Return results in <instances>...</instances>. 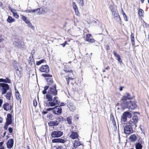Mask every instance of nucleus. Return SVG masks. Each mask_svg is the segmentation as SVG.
<instances>
[{"instance_id":"obj_59","label":"nucleus","mask_w":149,"mask_h":149,"mask_svg":"<svg viewBox=\"0 0 149 149\" xmlns=\"http://www.w3.org/2000/svg\"><path fill=\"white\" fill-rule=\"evenodd\" d=\"M121 12L122 14H123V15H124V13H125L123 11V8H121Z\"/></svg>"},{"instance_id":"obj_50","label":"nucleus","mask_w":149,"mask_h":149,"mask_svg":"<svg viewBox=\"0 0 149 149\" xmlns=\"http://www.w3.org/2000/svg\"><path fill=\"white\" fill-rule=\"evenodd\" d=\"M106 48L107 50H108L110 49V48L109 45H106Z\"/></svg>"},{"instance_id":"obj_24","label":"nucleus","mask_w":149,"mask_h":149,"mask_svg":"<svg viewBox=\"0 0 149 149\" xmlns=\"http://www.w3.org/2000/svg\"><path fill=\"white\" fill-rule=\"evenodd\" d=\"M113 53L114 55V56L117 57V60L119 62H121L122 61V59L121 58L120 56L119 55L117 54L115 51H113Z\"/></svg>"},{"instance_id":"obj_43","label":"nucleus","mask_w":149,"mask_h":149,"mask_svg":"<svg viewBox=\"0 0 149 149\" xmlns=\"http://www.w3.org/2000/svg\"><path fill=\"white\" fill-rule=\"evenodd\" d=\"M54 147L56 148V149H63V146H55Z\"/></svg>"},{"instance_id":"obj_4","label":"nucleus","mask_w":149,"mask_h":149,"mask_svg":"<svg viewBox=\"0 0 149 149\" xmlns=\"http://www.w3.org/2000/svg\"><path fill=\"white\" fill-rule=\"evenodd\" d=\"M138 118L136 115L134 116L132 119H130L129 121L128 124L132 127H137V124L138 120Z\"/></svg>"},{"instance_id":"obj_11","label":"nucleus","mask_w":149,"mask_h":149,"mask_svg":"<svg viewBox=\"0 0 149 149\" xmlns=\"http://www.w3.org/2000/svg\"><path fill=\"white\" fill-rule=\"evenodd\" d=\"M54 107V110L53 112V113L57 115H59L61 113L62 111V109L61 107L58 105Z\"/></svg>"},{"instance_id":"obj_36","label":"nucleus","mask_w":149,"mask_h":149,"mask_svg":"<svg viewBox=\"0 0 149 149\" xmlns=\"http://www.w3.org/2000/svg\"><path fill=\"white\" fill-rule=\"evenodd\" d=\"M46 61V60H45V59H42L40 60V61H37L36 62V64L38 65H39L41 63H43L44 62H45Z\"/></svg>"},{"instance_id":"obj_29","label":"nucleus","mask_w":149,"mask_h":149,"mask_svg":"<svg viewBox=\"0 0 149 149\" xmlns=\"http://www.w3.org/2000/svg\"><path fill=\"white\" fill-rule=\"evenodd\" d=\"M16 42L17 44L16 46L17 47L19 48H24V45L22 44V43H21V42Z\"/></svg>"},{"instance_id":"obj_2","label":"nucleus","mask_w":149,"mask_h":149,"mask_svg":"<svg viewBox=\"0 0 149 149\" xmlns=\"http://www.w3.org/2000/svg\"><path fill=\"white\" fill-rule=\"evenodd\" d=\"M13 107V106L11 105L8 102H5L3 105V108L4 110L6 111H11V113H9L7 114L6 122L3 127L5 130H7L8 126L12 123V120L11 114L13 112V111L12 110Z\"/></svg>"},{"instance_id":"obj_37","label":"nucleus","mask_w":149,"mask_h":149,"mask_svg":"<svg viewBox=\"0 0 149 149\" xmlns=\"http://www.w3.org/2000/svg\"><path fill=\"white\" fill-rule=\"evenodd\" d=\"M49 88V86H48V85L45 86L44 88V90L42 91V93L43 94H46L47 93V90H48Z\"/></svg>"},{"instance_id":"obj_61","label":"nucleus","mask_w":149,"mask_h":149,"mask_svg":"<svg viewBox=\"0 0 149 149\" xmlns=\"http://www.w3.org/2000/svg\"><path fill=\"white\" fill-rule=\"evenodd\" d=\"M4 39L3 38L0 39V42H2L3 40Z\"/></svg>"},{"instance_id":"obj_64","label":"nucleus","mask_w":149,"mask_h":149,"mask_svg":"<svg viewBox=\"0 0 149 149\" xmlns=\"http://www.w3.org/2000/svg\"><path fill=\"white\" fill-rule=\"evenodd\" d=\"M27 149H31L30 148V147L29 146H27Z\"/></svg>"},{"instance_id":"obj_35","label":"nucleus","mask_w":149,"mask_h":149,"mask_svg":"<svg viewBox=\"0 0 149 149\" xmlns=\"http://www.w3.org/2000/svg\"><path fill=\"white\" fill-rule=\"evenodd\" d=\"M7 21L8 22L11 23L14 22L15 19H14L12 18L11 16H9L8 17Z\"/></svg>"},{"instance_id":"obj_56","label":"nucleus","mask_w":149,"mask_h":149,"mask_svg":"<svg viewBox=\"0 0 149 149\" xmlns=\"http://www.w3.org/2000/svg\"><path fill=\"white\" fill-rule=\"evenodd\" d=\"M124 88V86H120L119 88V90L120 91H121L123 90V88Z\"/></svg>"},{"instance_id":"obj_62","label":"nucleus","mask_w":149,"mask_h":149,"mask_svg":"<svg viewBox=\"0 0 149 149\" xmlns=\"http://www.w3.org/2000/svg\"><path fill=\"white\" fill-rule=\"evenodd\" d=\"M141 0V3H144V1L145 0Z\"/></svg>"},{"instance_id":"obj_44","label":"nucleus","mask_w":149,"mask_h":149,"mask_svg":"<svg viewBox=\"0 0 149 149\" xmlns=\"http://www.w3.org/2000/svg\"><path fill=\"white\" fill-rule=\"evenodd\" d=\"M124 19L125 21H128V19L127 18V16L126 14L125 13H124V15H123Z\"/></svg>"},{"instance_id":"obj_53","label":"nucleus","mask_w":149,"mask_h":149,"mask_svg":"<svg viewBox=\"0 0 149 149\" xmlns=\"http://www.w3.org/2000/svg\"><path fill=\"white\" fill-rule=\"evenodd\" d=\"M3 102V100L2 99H0V107H1L2 106V104Z\"/></svg>"},{"instance_id":"obj_32","label":"nucleus","mask_w":149,"mask_h":149,"mask_svg":"<svg viewBox=\"0 0 149 149\" xmlns=\"http://www.w3.org/2000/svg\"><path fill=\"white\" fill-rule=\"evenodd\" d=\"M29 63H31V64H32L33 62H34V60L33 54H32L31 56L29 57Z\"/></svg>"},{"instance_id":"obj_26","label":"nucleus","mask_w":149,"mask_h":149,"mask_svg":"<svg viewBox=\"0 0 149 149\" xmlns=\"http://www.w3.org/2000/svg\"><path fill=\"white\" fill-rule=\"evenodd\" d=\"M130 38L131 41V43L133 46L135 45V42L134 41L135 38L134 36V34L132 33H131L130 35Z\"/></svg>"},{"instance_id":"obj_22","label":"nucleus","mask_w":149,"mask_h":149,"mask_svg":"<svg viewBox=\"0 0 149 149\" xmlns=\"http://www.w3.org/2000/svg\"><path fill=\"white\" fill-rule=\"evenodd\" d=\"M58 124V123L57 120L55 121H50L48 123V125L50 126H56Z\"/></svg>"},{"instance_id":"obj_19","label":"nucleus","mask_w":149,"mask_h":149,"mask_svg":"<svg viewBox=\"0 0 149 149\" xmlns=\"http://www.w3.org/2000/svg\"><path fill=\"white\" fill-rule=\"evenodd\" d=\"M82 145L83 147L84 146V145L81 144L80 142L79 141V140H75L74 141V143L73 144L74 147L75 148H77L79 146Z\"/></svg>"},{"instance_id":"obj_46","label":"nucleus","mask_w":149,"mask_h":149,"mask_svg":"<svg viewBox=\"0 0 149 149\" xmlns=\"http://www.w3.org/2000/svg\"><path fill=\"white\" fill-rule=\"evenodd\" d=\"M8 130L9 132L10 133H12L13 132V129L11 127H9L8 129Z\"/></svg>"},{"instance_id":"obj_51","label":"nucleus","mask_w":149,"mask_h":149,"mask_svg":"<svg viewBox=\"0 0 149 149\" xmlns=\"http://www.w3.org/2000/svg\"><path fill=\"white\" fill-rule=\"evenodd\" d=\"M67 42L66 41H65L64 43H63V44H62V45L64 47H65V45L67 44Z\"/></svg>"},{"instance_id":"obj_1","label":"nucleus","mask_w":149,"mask_h":149,"mask_svg":"<svg viewBox=\"0 0 149 149\" xmlns=\"http://www.w3.org/2000/svg\"><path fill=\"white\" fill-rule=\"evenodd\" d=\"M42 76L45 77L49 86L48 93L46 95L47 101L44 102L45 106L47 107H52L55 105H59L60 102L58 100L57 96L58 91L56 89V85L54 83L52 79V75L50 74H42Z\"/></svg>"},{"instance_id":"obj_63","label":"nucleus","mask_w":149,"mask_h":149,"mask_svg":"<svg viewBox=\"0 0 149 149\" xmlns=\"http://www.w3.org/2000/svg\"><path fill=\"white\" fill-rule=\"evenodd\" d=\"M0 149H4V147H2L0 148Z\"/></svg>"},{"instance_id":"obj_21","label":"nucleus","mask_w":149,"mask_h":149,"mask_svg":"<svg viewBox=\"0 0 149 149\" xmlns=\"http://www.w3.org/2000/svg\"><path fill=\"white\" fill-rule=\"evenodd\" d=\"M15 95L17 99L21 102L22 100L21 96L18 91L16 89Z\"/></svg>"},{"instance_id":"obj_10","label":"nucleus","mask_w":149,"mask_h":149,"mask_svg":"<svg viewBox=\"0 0 149 149\" xmlns=\"http://www.w3.org/2000/svg\"><path fill=\"white\" fill-rule=\"evenodd\" d=\"M63 133L59 131H54L51 132V136L52 138H58L63 135Z\"/></svg>"},{"instance_id":"obj_48","label":"nucleus","mask_w":149,"mask_h":149,"mask_svg":"<svg viewBox=\"0 0 149 149\" xmlns=\"http://www.w3.org/2000/svg\"><path fill=\"white\" fill-rule=\"evenodd\" d=\"M54 110V107L52 108H49L47 109L46 110L47 111H49L53 110Z\"/></svg>"},{"instance_id":"obj_7","label":"nucleus","mask_w":149,"mask_h":149,"mask_svg":"<svg viewBox=\"0 0 149 149\" xmlns=\"http://www.w3.org/2000/svg\"><path fill=\"white\" fill-rule=\"evenodd\" d=\"M131 99V95L129 93H126L124 94V95L122 97L120 101L121 103L124 105H125V104L127 102L126 101L127 100H130Z\"/></svg>"},{"instance_id":"obj_60","label":"nucleus","mask_w":149,"mask_h":149,"mask_svg":"<svg viewBox=\"0 0 149 149\" xmlns=\"http://www.w3.org/2000/svg\"><path fill=\"white\" fill-rule=\"evenodd\" d=\"M6 132L5 131L3 133V137H4L6 135Z\"/></svg>"},{"instance_id":"obj_31","label":"nucleus","mask_w":149,"mask_h":149,"mask_svg":"<svg viewBox=\"0 0 149 149\" xmlns=\"http://www.w3.org/2000/svg\"><path fill=\"white\" fill-rule=\"evenodd\" d=\"M20 16L21 17V19L26 24H27L29 21L27 18V17L26 16L23 15H21Z\"/></svg>"},{"instance_id":"obj_30","label":"nucleus","mask_w":149,"mask_h":149,"mask_svg":"<svg viewBox=\"0 0 149 149\" xmlns=\"http://www.w3.org/2000/svg\"><path fill=\"white\" fill-rule=\"evenodd\" d=\"M142 146L141 143L139 142H138L135 144V148L136 149H142Z\"/></svg>"},{"instance_id":"obj_49","label":"nucleus","mask_w":149,"mask_h":149,"mask_svg":"<svg viewBox=\"0 0 149 149\" xmlns=\"http://www.w3.org/2000/svg\"><path fill=\"white\" fill-rule=\"evenodd\" d=\"M143 25L144 26L146 27H147L148 26H149V24H147L146 23L143 21Z\"/></svg>"},{"instance_id":"obj_47","label":"nucleus","mask_w":149,"mask_h":149,"mask_svg":"<svg viewBox=\"0 0 149 149\" xmlns=\"http://www.w3.org/2000/svg\"><path fill=\"white\" fill-rule=\"evenodd\" d=\"M74 11L75 13V14L79 16L80 13L79 12L78 9H77V10H74Z\"/></svg>"},{"instance_id":"obj_54","label":"nucleus","mask_w":149,"mask_h":149,"mask_svg":"<svg viewBox=\"0 0 149 149\" xmlns=\"http://www.w3.org/2000/svg\"><path fill=\"white\" fill-rule=\"evenodd\" d=\"M47 113V111H43L42 112V114L43 115Z\"/></svg>"},{"instance_id":"obj_8","label":"nucleus","mask_w":149,"mask_h":149,"mask_svg":"<svg viewBox=\"0 0 149 149\" xmlns=\"http://www.w3.org/2000/svg\"><path fill=\"white\" fill-rule=\"evenodd\" d=\"M133 130L132 127L130 125H127L124 128V133L126 134H129L133 132Z\"/></svg>"},{"instance_id":"obj_15","label":"nucleus","mask_w":149,"mask_h":149,"mask_svg":"<svg viewBox=\"0 0 149 149\" xmlns=\"http://www.w3.org/2000/svg\"><path fill=\"white\" fill-rule=\"evenodd\" d=\"M53 143H64L65 142V140L61 138L54 139L52 140Z\"/></svg>"},{"instance_id":"obj_45","label":"nucleus","mask_w":149,"mask_h":149,"mask_svg":"<svg viewBox=\"0 0 149 149\" xmlns=\"http://www.w3.org/2000/svg\"><path fill=\"white\" fill-rule=\"evenodd\" d=\"M33 104L34 107H36L37 106V103L36 100H34L33 101Z\"/></svg>"},{"instance_id":"obj_55","label":"nucleus","mask_w":149,"mask_h":149,"mask_svg":"<svg viewBox=\"0 0 149 149\" xmlns=\"http://www.w3.org/2000/svg\"><path fill=\"white\" fill-rule=\"evenodd\" d=\"M4 143V141H2L0 143V147H3L2 146Z\"/></svg>"},{"instance_id":"obj_9","label":"nucleus","mask_w":149,"mask_h":149,"mask_svg":"<svg viewBox=\"0 0 149 149\" xmlns=\"http://www.w3.org/2000/svg\"><path fill=\"white\" fill-rule=\"evenodd\" d=\"M40 71L42 72H44L47 74L49 71V67L47 65H42L39 68Z\"/></svg>"},{"instance_id":"obj_13","label":"nucleus","mask_w":149,"mask_h":149,"mask_svg":"<svg viewBox=\"0 0 149 149\" xmlns=\"http://www.w3.org/2000/svg\"><path fill=\"white\" fill-rule=\"evenodd\" d=\"M91 35L90 34H88L86 35L85 40L90 43L94 42L95 40L93 38H90Z\"/></svg>"},{"instance_id":"obj_25","label":"nucleus","mask_w":149,"mask_h":149,"mask_svg":"<svg viewBox=\"0 0 149 149\" xmlns=\"http://www.w3.org/2000/svg\"><path fill=\"white\" fill-rule=\"evenodd\" d=\"M36 9H38L37 11H38V15H40L45 12V10L42 8H39Z\"/></svg>"},{"instance_id":"obj_5","label":"nucleus","mask_w":149,"mask_h":149,"mask_svg":"<svg viewBox=\"0 0 149 149\" xmlns=\"http://www.w3.org/2000/svg\"><path fill=\"white\" fill-rule=\"evenodd\" d=\"M132 116V114L128 111L124 112L121 117V122H125L127 120V117L131 118Z\"/></svg>"},{"instance_id":"obj_18","label":"nucleus","mask_w":149,"mask_h":149,"mask_svg":"<svg viewBox=\"0 0 149 149\" xmlns=\"http://www.w3.org/2000/svg\"><path fill=\"white\" fill-rule=\"evenodd\" d=\"M79 136L77 132H74L73 131L71 133L70 135V137L73 139L78 138Z\"/></svg>"},{"instance_id":"obj_17","label":"nucleus","mask_w":149,"mask_h":149,"mask_svg":"<svg viewBox=\"0 0 149 149\" xmlns=\"http://www.w3.org/2000/svg\"><path fill=\"white\" fill-rule=\"evenodd\" d=\"M129 140L131 142H134L137 140V137L135 134H132L129 137Z\"/></svg>"},{"instance_id":"obj_52","label":"nucleus","mask_w":149,"mask_h":149,"mask_svg":"<svg viewBox=\"0 0 149 149\" xmlns=\"http://www.w3.org/2000/svg\"><path fill=\"white\" fill-rule=\"evenodd\" d=\"M65 104L64 103L61 102V103L60 104L59 106L61 107L64 106H65Z\"/></svg>"},{"instance_id":"obj_33","label":"nucleus","mask_w":149,"mask_h":149,"mask_svg":"<svg viewBox=\"0 0 149 149\" xmlns=\"http://www.w3.org/2000/svg\"><path fill=\"white\" fill-rule=\"evenodd\" d=\"M4 83L7 84H10L11 83V81L10 79L8 77H6L5 79H4Z\"/></svg>"},{"instance_id":"obj_16","label":"nucleus","mask_w":149,"mask_h":149,"mask_svg":"<svg viewBox=\"0 0 149 149\" xmlns=\"http://www.w3.org/2000/svg\"><path fill=\"white\" fill-rule=\"evenodd\" d=\"M109 8L111 10L112 13L118 11L117 8V6H115L114 3H113L112 4L110 5Z\"/></svg>"},{"instance_id":"obj_20","label":"nucleus","mask_w":149,"mask_h":149,"mask_svg":"<svg viewBox=\"0 0 149 149\" xmlns=\"http://www.w3.org/2000/svg\"><path fill=\"white\" fill-rule=\"evenodd\" d=\"M69 75H68V76H66L65 79L66 80V81L67 82V84L68 85L70 83H71V84H72V81L74 79V78L72 77H69Z\"/></svg>"},{"instance_id":"obj_12","label":"nucleus","mask_w":149,"mask_h":149,"mask_svg":"<svg viewBox=\"0 0 149 149\" xmlns=\"http://www.w3.org/2000/svg\"><path fill=\"white\" fill-rule=\"evenodd\" d=\"M112 15L113 16V18L115 19H117L118 18L119 19L120 21V24H122L121 19L118 14V11H116L112 13Z\"/></svg>"},{"instance_id":"obj_58","label":"nucleus","mask_w":149,"mask_h":149,"mask_svg":"<svg viewBox=\"0 0 149 149\" xmlns=\"http://www.w3.org/2000/svg\"><path fill=\"white\" fill-rule=\"evenodd\" d=\"M110 68L109 66H108L107 67L105 68V69L106 70H109V69H110Z\"/></svg>"},{"instance_id":"obj_27","label":"nucleus","mask_w":149,"mask_h":149,"mask_svg":"<svg viewBox=\"0 0 149 149\" xmlns=\"http://www.w3.org/2000/svg\"><path fill=\"white\" fill-rule=\"evenodd\" d=\"M110 120L111 121L112 123L114 126L116 125V123L114 117L113 115V113H111L110 115Z\"/></svg>"},{"instance_id":"obj_23","label":"nucleus","mask_w":149,"mask_h":149,"mask_svg":"<svg viewBox=\"0 0 149 149\" xmlns=\"http://www.w3.org/2000/svg\"><path fill=\"white\" fill-rule=\"evenodd\" d=\"M13 65L16 71H19V69L18 68V65H19L18 63L15 61H14L13 62Z\"/></svg>"},{"instance_id":"obj_34","label":"nucleus","mask_w":149,"mask_h":149,"mask_svg":"<svg viewBox=\"0 0 149 149\" xmlns=\"http://www.w3.org/2000/svg\"><path fill=\"white\" fill-rule=\"evenodd\" d=\"M72 117L71 116H70L67 117V120L68 122V123L70 125H71L72 124Z\"/></svg>"},{"instance_id":"obj_57","label":"nucleus","mask_w":149,"mask_h":149,"mask_svg":"<svg viewBox=\"0 0 149 149\" xmlns=\"http://www.w3.org/2000/svg\"><path fill=\"white\" fill-rule=\"evenodd\" d=\"M4 82V79L3 78L0 79V82Z\"/></svg>"},{"instance_id":"obj_41","label":"nucleus","mask_w":149,"mask_h":149,"mask_svg":"<svg viewBox=\"0 0 149 149\" xmlns=\"http://www.w3.org/2000/svg\"><path fill=\"white\" fill-rule=\"evenodd\" d=\"M64 71L65 72H70L72 74H73V70H68L66 68H65L64 69Z\"/></svg>"},{"instance_id":"obj_14","label":"nucleus","mask_w":149,"mask_h":149,"mask_svg":"<svg viewBox=\"0 0 149 149\" xmlns=\"http://www.w3.org/2000/svg\"><path fill=\"white\" fill-rule=\"evenodd\" d=\"M14 141L13 139H10L8 141L7 143V147L8 148L10 149L13 146Z\"/></svg>"},{"instance_id":"obj_38","label":"nucleus","mask_w":149,"mask_h":149,"mask_svg":"<svg viewBox=\"0 0 149 149\" xmlns=\"http://www.w3.org/2000/svg\"><path fill=\"white\" fill-rule=\"evenodd\" d=\"M38 9H31V10H26L25 12L27 13H34L37 11Z\"/></svg>"},{"instance_id":"obj_3","label":"nucleus","mask_w":149,"mask_h":149,"mask_svg":"<svg viewBox=\"0 0 149 149\" xmlns=\"http://www.w3.org/2000/svg\"><path fill=\"white\" fill-rule=\"evenodd\" d=\"M0 91L2 95L6 94L5 96L7 99L9 100H10L11 97H12V93L9 85L7 84L0 83Z\"/></svg>"},{"instance_id":"obj_6","label":"nucleus","mask_w":149,"mask_h":149,"mask_svg":"<svg viewBox=\"0 0 149 149\" xmlns=\"http://www.w3.org/2000/svg\"><path fill=\"white\" fill-rule=\"evenodd\" d=\"M124 106L126 108L131 110L136 109L137 107V105L134 102H132V101L127 102L125 104Z\"/></svg>"},{"instance_id":"obj_39","label":"nucleus","mask_w":149,"mask_h":149,"mask_svg":"<svg viewBox=\"0 0 149 149\" xmlns=\"http://www.w3.org/2000/svg\"><path fill=\"white\" fill-rule=\"evenodd\" d=\"M14 17L18 19L19 17V15L17 12L12 11Z\"/></svg>"},{"instance_id":"obj_28","label":"nucleus","mask_w":149,"mask_h":149,"mask_svg":"<svg viewBox=\"0 0 149 149\" xmlns=\"http://www.w3.org/2000/svg\"><path fill=\"white\" fill-rule=\"evenodd\" d=\"M139 15L140 17H143L144 16L143 14L144 13V11L143 10L140 8L139 10Z\"/></svg>"},{"instance_id":"obj_40","label":"nucleus","mask_w":149,"mask_h":149,"mask_svg":"<svg viewBox=\"0 0 149 149\" xmlns=\"http://www.w3.org/2000/svg\"><path fill=\"white\" fill-rule=\"evenodd\" d=\"M72 6L74 10H76L78 9L77 6L75 2H72Z\"/></svg>"},{"instance_id":"obj_42","label":"nucleus","mask_w":149,"mask_h":149,"mask_svg":"<svg viewBox=\"0 0 149 149\" xmlns=\"http://www.w3.org/2000/svg\"><path fill=\"white\" fill-rule=\"evenodd\" d=\"M27 24L28 25V26L29 27H31V29H33L34 28V27L32 25V24L29 21L27 23Z\"/></svg>"}]
</instances>
